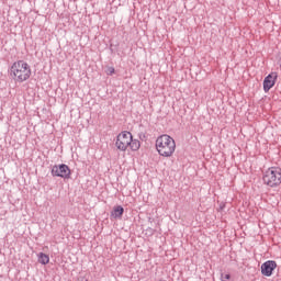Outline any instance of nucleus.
<instances>
[{
	"label": "nucleus",
	"instance_id": "obj_1",
	"mask_svg": "<svg viewBox=\"0 0 281 281\" xmlns=\"http://www.w3.org/2000/svg\"><path fill=\"white\" fill-rule=\"evenodd\" d=\"M10 76L15 82H25L32 76V68L23 60L14 61L10 69Z\"/></svg>",
	"mask_w": 281,
	"mask_h": 281
},
{
	"label": "nucleus",
	"instance_id": "obj_2",
	"mask_svg": "<svg viewBox=\"0 0 281 281\" xmlns=\"http://www.w3.org/2000/svg\"><path fill=\"white\" fill-rule=\"evenodd\" d=\"M176 149L177 144L175 143V138L170 137V135L164 134L156 139V150L161 157H172Z\"/></svg>",
	"mask_w": 281,
	"mask_h": 281
},
{
	"label": "nucleus",
	"instance_id": "obj_3",
	"mask_svg": "<svg viewBox=\"0 0 281 281\" xmlns=\"http://www.w3.org/2000/svg\"><path fill=\"white\" fill-rule=\"evenodd\" d=\"M263 183L269 188H278L281 183V169L279 167H270L263 173Z\"/></svg>",
	"mask_w": 281,
	"mask_h": 281
},
{
	"label": "nucleus",
	"instance_id": "obj_4",
	"mask_svg": "<svg viewBox=\"0 0 281 281\" xmlns=\"http://www.w3.org/2000/svg\"><path fill=\"white\" fill-rule=\"evenodd\" d=\"M131 142H133V134L128 131H124L117 135L115 146L117 150H122L124 153L128 146H131Z\"/></svg>",
	"mask_w": 281,
	"mask_h": 281
},
{
	"label": "nucleus",
	"instance_id": "obj_5",
	"mask_svg": "<svg viewBox=\"0 0 281 281\" xmlns=\"http://www.w3.org/2000/svg\"><path fill=\"white\" fill-rule=\"evenodd\" d=\"M52 176L60 177L61 179H71V169L65 164L55 165L52 168Z\"/></svg>",
	"mask_w": 281,
	"mask_h": 281
},
{
	"label": "nucleus",
	"instance_id": "obj_6",
	"mask_svg": "<svg viewBox=\"0 0 281 281\" xmlns=\"http://www.w3.org/2000/svg\"><path fill=\"white\" fill-rule=\"evenodd\" d=\"M278 268V263L273 260H268L261 265V274L266 278H271L273 271Z\"/></svg>",
	"mask_w": 281,
	"mask_h": 281
},
{
	"label": "nucleus",
	"instance_id": "obj_7",
	"mask_svg": "<svg viewBox=\"0 0 281 281\" xmlns=\"http://www.w3.org/2000/svg\"><path fill=\"white\" fill-rule=\"evenodd\" d=\"M276 80H278V74L277 72H272L270 75H268L265 80H263V91L266 93H269V91H271V89H273L274 85H276Z\"/></svg>",
	"mask_w": 281,
	"mask_h": 281
},
{
	"label": "nucleus",
	"instance_id": "obj_8",
	"mask_svg": "<svg viewBox=\"0 0 281 281\" xmlns=\"http://www.w3.org/2000/svg\"><path fill=\"white\" fill-rule=\"evenodd\" d=\"M124 215V207L122 206H115L113 209V211L111 212V216L112 218H122V216Z\"/></svg>",
	"mask_w": 281,
	"mask_h": 281
},
{
	"label": "nucleus",
	"instance_id": "obj_9",
	"mask_svg": "<svg viewBox=\"0 0 281 281\" xmlns=\"http://www.w3.org/2000/svg\"><path fill=\"white\" fill-rule=\"evenodd\" d=\"M140 143L138 139H133V136H132V142H130V145H128V148H131V150H139V147H140Z\"/></svg>",
	"mask_w": 281,
	"mask_h": 281
},
{
	"label": "nucleus",
	"instance_id": "obj_10",
	"mask_svg": "<svg viewBox=\"0 0 281 281\" xmlns=\"http://www.w3.org/2000/svg\"><path fill=\"white\" fill-rule=\"evenodd\" d=\"M38 262H41V265H49V256H47L44 252H40L38 254Z\"/></svg>",
	"mask_w": 281,
	"mask_h": 281
},
{
	"label": "nucleus",
	"instance_id": "obj_11",
	"mask_svg": "<svg viewBox=\"0 0 281 281\" xmlns=\"http://www.w3.org/2000/svg\"><path fill=\"white\" fill-rule=\"evenodd\" d=\"M231 278V274H222V281H229Z\"/></svg>",
	"mask_w": 281,
	"mask_h": 281
},
{
	"label": "nucleus",
	"instance_id": "obj_12",
	"mask_svg": "<svg viewBox=\"0 0 281 281\" xmlns=\"http://www.w3.org/2000/svg\"><path fill=\"white\" fill-rule=\"evenodd\" d=\"M108 74L110 76H113V74H115V68H113V67L108 68Z\"/></svg>",
	"mask_w": 281,
	"mask_h": 281
}]
</instances>
